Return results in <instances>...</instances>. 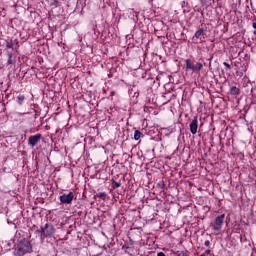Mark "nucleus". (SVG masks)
Wrapping results in <instances>:
<instances>
[{
    "mask_svg": "<svg viewBox=\"0 0 256 256\" xmlns=\"http://www.w3.org/2000/svg\"><path fill=\"white\" fill-rule=\"evenodd\" d=\"M31 242L29 240H22L19 244L17 249L14 251L15 256H24L26 253H31Z\"/></svg>",
    "mask_w": 256,
    "mask_h": 256,
    "instance_id": "obj_1",
    "label": "nucleus"
},
{
    "mask_svg": "<svg viewBox=\"0 0 256 256\" xmlns=\"http://www.w3.org/2000/svg\"><path fill=\"white\" fill-rule=\"evenodd\" d=\"M223 223H225V214H221L215 218L212 224L213 231H221V229H223Z\"/></svg>",
    "mask_w": 256,
    "mask_h": 256,
    "instance_id": "obj_2",
    "label": "nucleus"
},
{
    "mask_svg": "<svg viewBox=\"0 0 256 256\" xmlns=\"http://www.w3.org/2000/svg\"><path fill=\"white\" fill-rule=\"evenodd\" d=\"M41 134H35L33 136H30L28 138V145H30V147H35L36 145H38L39 141H41Z\"/></svg>",
    "mask_w": 256,
    "mask_h": 256,
    "instance_id": "obj_3",
    "label": "nucleus"
},
{
    "mask_svg": "<svg viewBox=\"0 0 256 256\" xmlns=\"http://www.w3.org/2000/svg\"><path fill=\"white\" fill-rule=\"evenodd\" d=\"M55 233V228H53V225H45V228H42V236L43 237H51Z\"/></svg>",
    "mask_w": 256,
    "mask_h": 256,
    "instance_id": "obj_4",
    "label": "nucleus"
},
{
    "mask_svg": "<svg viewBox=\"0 0 256 256\" xmlns=\"http://www.w3.org/2000/svg\"><path fill=\"white\" fill-rule=\"evenodd\" d=\"M74 197L75 196L73 195V192H70L68 194H63L62 196H60V201L61 203L69 205L70 203H72Z\"/></svg>",
    "mask_w": 256,
    "mask_h": 256,
    "instance_id": "obj_5",
    "label": "nucleus"
},
{
    "mask_svg": "<svg viewBox=\"0 0 256 256\" xmlns=\"http://www.w3.org/2000/svg\"><path fill=\"white\" fill-rule=\"evenodd\" d=\"M198 127H199L198 120H197V118H194L192 120V122L190 123V132L192 133V135L197 134Z\"/></svg>",
    "mask_w": 256,
    "mask_h": 256,
    "instance_id": "obj_6",
    "label": "nucleus"
},
{
    "mask_svg": "<svg viewBox=\"0 0 256 256\" xmlns=\"http://www.w3.org/2000/svg\"><path fill=\"white\" fill-rule=\"evenodd\" d=\"M186 69H189L190 71H194L195 64L190 59L185 60Z\"/></svg>",
    "mask_w": 256,
    "mask_h": 256,
    "instance_id": "obj_7",
    "label": "nucleus"
},
{
    "mask_svg": "<svg viewBox=\"0 0 256 256\" xmlns=\"http://www.w3.org/2000/svg\"><path fill=\"white\" fill-rule=\"evenodd\" d=\"M202 35H205V30L200 28L198 31L195 32L193 39H200Z\"/></svg>",
    "mask_w": 256,
    "mask_h": 256,
    "instance_id": "obj_8",
    "label": "nucleus"
},
{
    "mask_svg": "<svg viewBox=\"0 0 256 256\" xmlns=\"http://www.w3.org/2000/svg\"><path fill=\"white\" fill-rule=\"evenodd\" d=\"M141 137H143V133H141V131H139V130H135V132H134L135 141H139V139H141Z\"/></svg>",
    "mask_w": 256,
    "mask_h": 256,
    "instance_id": "obj_9",
    "label": "nucleus"
},
{
    "mask_svg": "<svg viewBox=\"0 0 256 256\" xmlns=\"http://www.w3.org/2000/svg\"><path fill=\"white\" fill-rule=\"evenodd\" d=\"M230 93H231V95H239V88L232 86L230 88Z\"/></svg>",
    "mask_w": 256,
    "mask_h": 256,
    "instance_id": "obj_10",
    "label": "nucleus"
},
{
    "mask_svg": "<svg viewBox=\"0 0 256 256\" xmlns=\"http://www.w3.org/2000/svg\"><path fill=\"white\" fill-rule=\"evenodd\" d=\"M203 69V64L200 62H197L196 65H194V72L201 71Z\"/></svg>",
    "mask_w": 256,
    "mask_h": 256,
    "instance_id": "obj_11",
    "label": "nucleus"
},
{
    "mask_svg": "<svg viewBox=\"0 0 256 256\" xmlns=\"http://www.w3.org/2000/svg\"><path fill=\"white\" fill-rule=\"evenodd\" d=\"M7 64L8 65H13V54H11V53L8 54Z\"/></svg>",
    "mask_w": 256,
    "mask_h": 256,
    "instance_id": "obj_12",
    "label": "nucleus"
},
{
    "mask_svg": "<svg viewBox=\"0 0 256 256\" xmlns=\"http://www.w3.org/2000/svg\"><path fill=\"white\" fill-rule=\"evenodd\" d=\"M19 105H23V101H25V96L19 95L17 97Z\"/></svg>",
    "mask_w": 256,
    "mask_h": 256,
    "instance_id": "obj_13",
    "label": "nucleus"
},
{
    "mask_svg": "<svg viewBox=\"0 0 256 256\" xmlns=\"http://www.w3.org/2000/svg\"><path fill=\"white\" fill-rule=\"evenodd\" d=\"M223 65H224L225 67H227V69H231V65H229V63L224 62Z\"/></svg>",
    "mask_w": 256,
    "mask_h": 256,
    "instance_id": "obj_14",
    "label": "nucleus"
},
{
    "mask_svg": "<svg viewBox=\"0 0 256 256\" xmlns=\"http://www.w3.org/2000/svg\"><path fill=\"white\" fill-rule=\"evenodd\" d=\"M204 245H206V247H209V245H211V242H209V240H206Z\"/></svg>",
    "mask_w": 256,
    "mask_h": 256,
    "instance_id": "obj_15",
    "label": "nucleus"
},
{
    "mask_svg": "<svg viewBox=\"0 0 256 256\" xmlns=\"http://www.w3.org/2000/svg\"><path fill=\"white\" fill-rule=\"evenodd\" d=\"M209 253H211V250H206L202 255L207 256V255H209Z\"/></svg>",
    "mask_w": 256,
    "mask_h": 256,
    "instance_id": "obj_16",
    "label": "nucleus"
},
{
    "mask_svg": "<svg viewBox=\"0 0 256 256\" xmlns=\"http://www.w3.org/2000/svg\"><path fill=\"white\" fill-rule=\"evenodd\" d=\"M157 256H165V253L159 252V253L157 254Z\"/></svg>",
    "mask_w": 256,
    "mask_h": 256,
    "instance_id": "obj_17",
    "label": "nucleus"
},
{
    "mask_svg": "<svg viewBox=\"0 0 256 256\" xmlns=\"http://www.w3.org/2000/svg\"><path fill=\"white\" fill-rule=\"evenodd\" d=\"M7 48H8V49H11V44H7Z\"/></svg>",
    "mask_w": 256,
    "mask_h": 256,
    "instance_id": "obj_18",
    "label": "nucleus"
},
{
    "mask_svg": "<svg viewBox=\"0 0 256 256\" xmlns=\"http://www.w3.org/2000/svg\"><path fill=\"white\" fill-rule=\"evenodd\" d=\"M253 28L256 29V23L255 22L253 23Z\"/></svg>",
    "mask_w": 256,
    "mask_h": 256,
    "instance_id": "obj_19",
    "label": "nucleus"
},
{
    "mask_svg": "<svg viewBox=\"0 0 256 256\" xmlns=\"http://www.w3.org/2000/svg\"><path fill=\"white\" fill-rule=\"evenodd\" d=\"M100 197H105V194H101Z\"/></svg>",
    "mask_w": 256,
    "mask_h": 256,
    "instance_id": "obj_20",
    "label": "nucleus"
},
{
    "mask_svg": "<svg viewBox=\"0 0 256 256\" xmlns=\"http://www.w3.org/2000/svg\"><path fill=\"white\" fill-rule=\"evenodd\" d=\"M201 1V3H203V1H205V0H200Z\"/></svg>",
    "mask_w": 256,
    "mask_h": 256,
    "instance_id": "obj_21",
    "label": "nucleus"
},
{
    "mask_svg": "<svg viewBox=\"0 0 256 256\" xmlns=\"http://www.w3.org/2000/svg\"><path fill=\"white\" fill-rule=\"evenodd\" d=\"M200 256H205V254H201Z\"/></svg>",
    "mask_w": 256,
    "mask_h": 256,
    "instance_id": "obj_22",
    "label": "nucleus"
},
{
    "mask_svg": "<svg viewBox=\"0 0 256 256\" xmlns=\"http://www.w3.org/2000/svg\"><path fill=\"white\" fill-rule=\"evenodd\" d=\"M138 16H137V13H136V18H137Z\"/></svg>",
    "mask_w": 256,
    "mask_h": 256,
    "instance_id": "obj_23",
    "label": "nucleus"
}]
</instances>
